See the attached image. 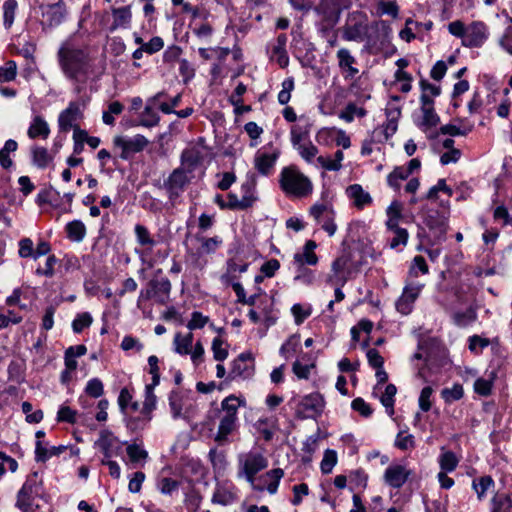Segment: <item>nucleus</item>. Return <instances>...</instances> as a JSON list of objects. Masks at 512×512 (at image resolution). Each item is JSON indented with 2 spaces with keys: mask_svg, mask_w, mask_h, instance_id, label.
I'll return each mask as SVG.
<instances>
[{
  "mask_svg": "<svg viewBox=\"0 0 512 512\" xmlns=\"http://www.w3.org/2000/svg\"><path fill=\"white\" fill-rule=\"evenodd\" d=\"M367 112L364 108L358 107L354 103H348L346 107L340 112L339 117L347 123H351L355 117L362 118L366 116Z\"/></svg>",
  "mask_w": 512,
  "mask_h": 512,
  "instance_id": "obj_39",
  "label": "nucleus"
},
{
  "mask_svg": "<svg viewBox=\"0 0 512 512\" xmlns=\"http://www.w3.org/2000/svg\"><path fill=\"white\" fill-rule=\"evenodd\" d=\"M134 233L136 237V242L141 247L153 248L156 245V241L153 236L150 234L147 227L142 224H136L134 227Z\"/></svg>",
  "mask_w": 512,
  "mask_h": 512,
  "instance_id": "obj_36",
  "label": "nucleus"
},
{
  "mask_svg": "<svg viewBox=\"0 0 512 512\" xmlns=\"http://www.w3.org/2000/svg\"><path fill=\"white\" fill-rule=\"evenodd\" d=\"M254 373V358L250 352L241 353L231 364L228 374L230 380L247 379Z\"/></svg>",
  "mask_w": 512,
  "mask_h": 512,
  "instance_id": "obj_15",
  "label": "nucleus"
},
{
  "mask_svg": "<svg viewBox=\"0 0 512 512\" xmlns=\"http://www.w3.org/2000/svg\"><path fill=\"white\" fill-rule=\"evenodd\" d=\"M268 467V459L258 451L240 453L237 457V477L244 478L255 491L263 492L264 485L256 484V475Z\"/></svg>",
  "mask_w": 512,
  "mask_h": 512,
  "instance_id": "obj_2",
  "label": "nucleus"
},
{
  "mask_svg": "<svg viewBox=\"0 0 512 512\" xmlns=\"http://www.w3.org/2000/svg\"><path fill=\"white\" fill-rule=\"evenodd\" d=\"M83 113L80 105L77 102H70L66 109H64L58 117V126L60 131L68 132L74 127H78L77 122L82 119Z\"/></svg>",
  "mask_w": 512,
  "mask_h": 512,
  "instance_id": "obj_18",
  "label": "nucleus"
},
{
  "mask_svg": "<svg viewBox=\"0 0 512 512\" xmlns=\"http://www.w3.org/2000/svg\"><path fill=\"white\" fill-rule=\"evenodd\" d=\"M116 443V438L109 432H102L100 439L98 440V445L103 452L106 459H110L113 456L119 454L121 447H117L116 451H114V444Z\"/></svg>",
  "mask_w": 512,
  "mask_h": 512,
  "instance_id": "obj_31",
  "label": "nucleus"
},
{
  "mask_svg": "<svg viewBox=\"0 0 512 512\" xmlns=\"http://www.w3.org/2000/svg\"><path fill=\"white\" fill-rule=\"evenodd\" d=\"M342 39L348 42H366L367 48H372L376 42L369 33L370 25L367 16L361 12H353L348 15L345 24L341 27Z\"/></svg>",
  "mask_w": 512,
  "mask_h": 512,
  "instance_id": "obj_5",
  "label": "nucleus"
},
{
  "mask_svg": "<svg viewBox=\"0 0 512 512\" xmlns=\"http://www.w3.org/2000/svg\"><path fill=\"white\" fill-rule=\"evenodd\" d=\"M57 263H58L57 257L55 255H49L46 259L45 266L43 268L38 267L36 269V274L43 275V276H46L49 278L53 277L55 274L54 267Z\"/></svg>",
  "mask_w": 512,
  "mask_h": 512,
  "instance_id": "obj_59",
  "label": "nucleus"
},
{
  "mask_svg": "<svg viewBox=\"0 0 512 512\" xmlns=\"http://www.w3.org/2000/svg\"><path fill=\"white\" fill-rule=\"evenodd\" d=\"M421 216L424 224L428 227L432 235L428 234L424 229H421L418 232V237H423L430 246L443 243L446 240L448 229L447 215L438 210L423 208Z\"/></svg>",
  "mask_w": 512,
  "mask_h": 512,
  "instance_id": "obj_4",
  "label": "nucleus"
},
{
  "mask_svg": "<svg viewBox=\"0 0 512 512\" xmlns=\"http://www.w3.org/2000/svg\"><path fill=\"white\" fill-rule=\"evenodd\" d=\"M488 36L489 32L486 24L482 21H474L467 27L462 45L469 48L481 47Z\"/></svg>",
  "mask_w": 512,
  "mask_h": 512,
  "instance_id": "obj_14",
  "label": "nucleus"
},
{
  "mask_svg": "<svg viewBox=\"0 0 512 512\" xmlns=\"http://www.w3.org/2000/svg\"><path fill=\"white\" fill-rule=\"evenodd\" d=\"M193 175L185 171L184 168H176L164 181V187L170 200L176 199L184 191L186 185L191 181Z\"/></svg>",
  "mask_w": 512,
  "mask_h": 512,
  "instance_id": "obj_10",
  "label": "nucleus"
},
{
  "mask_svg": "<svg viewBox=\"0 0 512 512\" xmlns=\"http://www.w3.org/2000/svg\"><path fill=\"white\" fill-rule=\"evenodd\" d=\"M350 274V258L347 255H341L333 261L327 282L332 286L343 287L348 281Z\"/></svg>",
  "mask_w": 512,
  "mask_h": 512,
  "instance_id": "obj_13",
  "label": "nucleus"
},
{
  "mask_svg": "<svg viewBox=\"0 0 512 512\" xmlns=\"http://www.w3.org/2000/svg\"><path fill=\"white\" fill-rule=\"evenodd\" d=\"M295 149L298 150L301 157L307 162H311L318 154V148L311 142L298 145Z\"/></svg>",
  "mask_w": 512,
  "mask_h": 512,
  "instance_id": "obj_61",
  "label": "nucleus"
},
{
  "mask_svg": "<svg viewBox=\"0 0 512 512\" xmlns=\"http://www.w3.org/2000/svg\"><path fill=\"white\" fill-rule=\"evenodd\" d=\"M279 155L280 152L278 150L272 153L258 151L254 157V168L259 174L269 176L274 170Z\"/></svg>",
  "mask_w": 512,
  "mask_h": 512,
  "instance_id": "obj_22",
  "label": "nucleus"
},
{
  "mask_svg": "<svg viewBox=\"0 0 512 512\" xmlns=\"http://www.w3.org/2000/svg\"><path fill=\"white\" fill-rule=\"evenodd\" d=\"M291 312L294 316L295 323L300 325L306 318L311 315V307H303L301 304H294L291 308Z\"/></svg>",
  "mask_w": 512,
  "mask_h": 512,
  "instance_id": "obj_60",
  "label": "nucleus"
},
{
  "mask_svg": "<svg viewBox=\"0 0 512 512\" xmlns=\"http://www.w3.org/2000/svg\"><path fill=\"white\" fill-rule=\"evenodd\" d=\"M310 214L329 236L335 234L337 230L335 213L330 206L326 204H315L310 208Z\"/></svg>",
  "mask_w": 512,
  "mask_h": 512,
  "instance_id": "obj_12",
  "label": "nucleus"
},
{
  "mask_svg": "<svg viewBox=\"0 0 512 512\" xmlns=\"http://www.w3.org/2000/svg\"><path fill=\"white\" fill-rule=\"evenodd\" d=\"M464 396V389L461 384H454L451 388H444L441 397L446 403L460 400Z\"/></svg>",
  "mask_w": 512,
  "mask_h": 512,
  "instance_id": "obj_44",
  "label": "nucleus"
},
{
  "mask_svg": "<svg viewBox=\"0 0 512 512\" xmlns=\"http://www.w3.org/2000/svg\"><path fill=\"white\" fill-rule=\"evenodd\" d=\"M433 394V389L430 386H426L421 390L420 396H419V407L422 411L428 412L432 407V402L430 400L431 396Z\"/></svg>",
  "mask_w": 512,
  "mask_h": 512,
  "instance_id": "obj_62",
  "label": "nucleus"
},
{
  "mask_svg": "<svg viewBox=\"0 0 512 512\" xmlns=\"http://www.w3.org/2000/svg\"><path fill=\"white\" fill-rule=\"evenodd\" d=\"M209 459L215 470L223 471L227 466V459L223 452L211 449L209 452Z\"/></svg>",
  "mask_w": 512,
  "mask_h": 512,
  "instance_id": "obj_54",
  "label": "nucleus"
},
{
  "mask_svg": "<svg viewBox=\"0 0 512 512\" xmlns=\"http://www.w3.org/2000/svg\"><path fill=\"white\" fill-rule=\"evenodd\" d=\"M209 322V317L204 316L201 312L194 311L191 319L187 324L188 329L195 330L203 328Z\"/></svg>",
  "mask_w": 512,
  "mask_h": 512,
  "instance_id": "obj_63",
  "label": "nucleus"
},
{
  "mask_svg": "<svg viewBox=\"0 0 512 512\" xmlns=\"http://www.w3.org/2000/svg\"><path fill=\"white\" fill-rule=\"evenodd\" d=\"M395 446L400 450H408L414 448V436L402 431L399 432L395 439Z\"/></svg>",
  "mask_w": 512,
  "mask_h": 512,
  "instance_id": "obj_53",
  "label": "nucleus"
},
{
  "mask_svg": "<svg viewBox=\"0 0 512 512\" xmlns=\"http://www.w3.org/2000/svg\"><path fill=\"white\" fill-rule=\"evenodd\" d=\"M290 4L300 11H309L314 8L319 15H322L326 26H334L339 20L340 10L333 0H323L318 5L315 0H290Z\"/></svg>",
  "mask_w": 512,
  "mask_h": 512,
  "instance_id": "obj_8",
  "label": "nucleus"
},
{
  "mask_svg": "<svg viewBox=\"0 0 512 512\" xmlns=\"http://www.w3.org/2000/svg\"><path fill=\"white\" fill-rule=\"evenodd\" d=\"M31 162L39 169H46L54 160V155L47 148L39 145H33L30 148Z\"/></svg>",
  "mask_w": 512,
  "mask_h": 512,
  "instance_id": "obj_25",
  "label": "nucleus"
},
{
  "mask_svg": "<svg viewBox=\"0 0 512 512\" xmlns=\"http://www.w3.org/2000/svg\"><path fill=\"white\" fill-rule=\"evenodd\" d=\"M156 386L157 385H153L152 382L151 384H148L145 387V400L143 403V412L146 414L151 413L156 407L157 398L154 394V388Z\"/></svg>",
  "mask_w": 512,
  "mask_h": 512,
  "instance_id": "obj_46",
  "label": "nucleus"
},
{
  "mask_svg": "<svg viewBox=\"0 0 512 512\" xmlns=\"http://www.w3.org/2000/svg\"><path fill=\"white\" fill-rule=\"evenodd\" d=\"M168 400L173 419L189 421L195 416L196 402L191 391L173 390Z\"/></svg>",
  "mask_w": 512,
  "mask_h": 512,
  "instance_id": "obj_7",
  "label": "nucleus"
},
{
  "mask_svg": "<svg viewBox=\"0 0 512 512\" xmlns=\"http://www.w3.org/2000/svg\"><path fill=\"white\" fill-rule=\"evenodd\" d=\"M494 486V481L490 476H482L478 479H474L472 483V488L477 494L478 500H482L486 492Z\"/></svg>",
  "mask_w": 512,
  "mask_h": 512,
  "instance_id": "obj_40",
  "label": "nucleus"
},
{
  "mask_svg": "<svg viewBox=\"0 0 512 512\" xmlns=\"http://www.w3.org/2000/svg\"><path fill=\"white\" fill-rule=\"evenodd\" d=\"M347 193L349 197L353 200L354 205L360 209L370 204L372 201L370 194L364 191L362 186L359 184L350 185L347 188Z\"/></svg>",
  "mask_w": 512,
  "mask_h": 512,
  "instance_id": "obj_30",
  "label": "nucleus"
},
{
  "mask_svg": "<svg viewBox=\"0 0 512 512\" xmlns=\"http://www.w3.org/2000/svg\"><path fill=\"white\" fill-rule=\"evenodd\" d=\"M50 134V127L47 121L40 115L33 117L27 130L30 139L42 138L47 139Z\"/></svg>",
  "mask_w": 512,
  "mask_h": 512,
  "instance_id": "obj_26",
  "label": "nucleus"
},
{
  "mask_svg": "<svg viewBox=\"0 0 512 512\" xmlns=\"http://www.w3.org/2000/svg\"><path fill=\"white\" fill-rule=\"evenodd\" d=\"M17 7L16 0H6L3 4V24L6 29L13 25Z\"/></svg>",
  "mask_w": 512,
  "mask_h": 512,
  "instance_id": "obj_41",
  "label": "nucleus"
},
{
  "mask_svg": "<svg viewBox=\"0 0 512 512\" xmlns=\"http://www.w3.org/2000/svg\"><path fill=\"white\" fill-rule=\"evenodd\" d=\"M337 463V454L334 450H326L320 464L322 473L329 474Z\"/></svg>",
  "mask_w": 512,
  "mask_h": 512,
  "instance_id": "obj_50",
  "label": "nucleus"
},
{
  "mask_svg": "<svg viewBox=\"0 0 512 512\" xmlns=\"http://www.w3.org/2000/svg\"><path fill=\"white\" fill-rule=\"evenodd\" d=\"M126 451L132 463L145 462L148 458V452L138 444L128 445Z\"/></svg>",
  "mask_w": 512,
  "mask_h": 512,
  "instance_id": "obj_45",
  "label": "nucleus"
},
{
  "mask_svg": "<svg viewBox=\"0 0 512 512\" xmlns=\"http://www.w3.org/2000/svg\"><path fill=\"white\" fill-rule=\"evenodd\" d=\"M396 393V386L394 384H388L380 398L382 405L386 408V411L390 416L394 414V397Z\"/></svg>",
  "mask_w": 512,
  "mask_h": 512,
  "instance_id": "obj_42",
  "label": "nucleus"
},
{
  "mask_svg": "<svg viewBox=\"0 0 512 512\" xmlns=\"http://www.w3.org/2000/svg\"><path fill=\"white\" fill-rule=\"evenodd\" d=\"M411 475V470L406 466L400 464H392L388 466L384 473L385 482L393 488H401L408 477Z\"/></svg>",
  "mask_w": 512,
  "mask_h": 512,
  "instance_id": "obj_21",
  "label": "nucleus"
},
{
  "mask_svg": "<svg viewBox=\"0 0 512 512\" xmlns=\"http://www.w3.org/2000/svg\"><path fill=\"white\" fill-rule=\"evenodd\" d=\"M294 260L301 267L304 264L315 265L318 262L316 254L311 249H304L303 253L295 254Z\"/></svg>",
  "mask_w": 512,
  "mask_h": 512,
  "instance_id": "obj_55",
  "label": "nucleus"
},
{
  "mask_svg": "<svg viewBox=\"0 0 512 512\" xmlns=\"http://www.w3.org/2000/svg\"><path fill=\"white\" fill-rule=\"evenodd\" d=\"M201 159V152L197 148H187L181 154L180 168H184L185 171L193 175V172L200 164Z\"/></svg>",
  "mask_w": 512,
  "mask_h": 512,
  "instance_id": "obj_27",
  "label": "nucleus"
},
{
  "mask_svg": "<svg viewBox=\"0 0 512 512\" xmlns=\"http://www.w3.org/2000/svg\"><path fill=\"white\" fill-rule=\"evenodd\" d=\"M512 500L506 494H496L491 499V512H510Z\"/></svg>",
  "mask_w": 512,
  "mask_h": 512,
  "instance_id": "obj_38",
  "label": "nucleus"
},
{
  "mask_svg": "<svg viewBox=\"0 0 512 512\" xmlns=\"http://www.w3.org/2000/svg\"><path fill=\"white\" fill-rule=\"evenodd\" d=\"M287 43V36L280 34L277 37V44L273 48L272 58L277 61L281 68H285L289 63V57L285 49Z\"/></svg>",
  "mask_w": 512,
  "mask_h": 512,
  "instance_id": "obj_32",
  "label": "nucleus"
},
{
  "mask_svg": "<svg viewBox=\"0 0 512 512\" xmlns=\"http://www.w3.org/2000/svg\"><path fill=\"white\" fill-rule=\"evenodd\" d=\"M159 115L149 106H146L140 116V125L154 127L159 123Z\"/></svg>",
  "mask_w": 512,
  "mask_h": 512,
  "instance_id": "obj_48",
  "label": "nucleus"
},
{
  "mask_svg": "<svg viewBox=\"0 0 512 512\" xmlns=\"http://www.w3.org/2000/svg\"><path fill=\"white\" fill-rule=\"evenodd\" d=\"M113 143L121 149L120 157L126 160L131 155L143 151L148 146L149 140L141 134H136L132 137L116 136Z\"/></svg>",
  "mask_w": 512,
  "mask_h": 512,
  "instance_id": "obj_9",
  "label": "nucleus"
},
{
  "mask_svg": "<svg viewBox=\"0 0 512 512\" xmlns=\"http://www.w3.org/2000/svg\"><path fill=\"white\" fill-rule=\"evenodd\" d=\"M370 30L372 33H370L374 39L375 43L372 45V48L380 45L384 46L387 43L390 42L391 35H392V29L390 27V24L387 21L379 20L375 21L370 25Z\"/></svg>",
  "mask_w": 512,
  "mask_h": 512,
  "instance_id": "obj_23",
  "label": "nucleus"
},
{
  "mask_svg": "<svg viewBox=\"0 0 512 512\" xmlns=\"http://www.w3.org/2000/svg\"><path fill=\"white\" fill-rule=\"evenodd\" d=\"M33 486L25 483L19 490L17 495L16 506L23 512H33L34 497Z\"/></svg>",
  "mask_w": 512,
  "mask_h": 512,
  "instance_id": "obj_28",
  "label": "nucleus"
},
{
  "mask_svg": "<svg viewBox=\"0 0 512 512\" xmlns=\"http://www.w3.org/2000/svg\"><path fill=\"white\" fill-rule=\"evenodd\" d=\"M224 341L216 337L212 341L213 357L216 361H224L228 357V351L223 347Z\"/></svg>",
  "mask_w": 512,
  "mask_h": 512,
  "instance_id": "obj_58",
  "label": "nucleus"
},
{
  "mask_svg": "<svg viewBox=\"0 0 512 512\" xmlns=\"http://www.w3.org/2000/svg\"><path fill=\"white\" fill-rule=\"evenodd\" d=\"M294 89L293 78H287L282 82V89L278 93V102L281 105H286L291 99V92Z\"/></svg>",
  "mask_w": 512,
  "mask_h": 512,
  "instance_id": "obj_52",
  "label": "nucleus"
},
{
  "mask_svg": "<svg viewBox=\"0 0 512 512\" xmlns=\"http://www.w3.org/2000/svg\"><path fill=\"white\" fill-rule=\"evenodd\" d=\"M150 288L147 290H142L138 297V304L142 301L149 300L151 298H155V300L160 304H165L169 298V294L171 291V283L167 278H162L160 280H151L149 282Z\"/></svg>",
  "mask_w": 512,
  "mask_h": 512,
  "instance_id": "obj_11",
  "label": "nucleus"
},
{
  "mask_svg": "<svg viewBox=\"0 0 512 512\" xmlns=\"http://www.w3.org/2000/svg\"><path fill=\"white\" fill-rule=\"evenodd\" d=\"M400 115L401 111L397 107L386 109L387 123L384 126V134L386 139L394 135V133L397 131V121Z\"/></svg>",
  "mask_w": 512,
  "mask_h": 512,
  "instance_id": "obj_35",
  "label": "nucleus"
},
{
  "mask_svg": "<svg viewBox=\"0 0 512 512\" xmlns=\"http://www.w3.org/2000/svg\"><path fill=\"white\" fill-rule=\"evenodd\" d=\"M245 132L248 134V136L251 138L252 142L250 144L251 147L257 146V139L261 136L263 133V129L256 123V122H248L244 126Z\"/></svg>",
  "mask_w": 512,
  "mask_h": 512,
  "instance_id": "obj_64",
  "label": "nucleus"
},
{
  "mask_svg": "<svg viewBox=\"0 0 512 512\" xmlns=\"http://www.w3.org/2000/svg\"><path fill=\"white\" fill-rule=\"evenodd\" d=\"M439 465L441 468L440 472H453L458 465V459L453 452L446 451L440 455Z\"/></svg>",
  "mask_w": 512,
  "mask_h": 512,
  "instance_id": "obj_43",
  "label": "nucleus"
},
{
  "mask_svg": "<svg viewBox=\"0 0 512 512\" xmlns=\"http://www.w3.org/2000/svg\"><path fill=\"white\" fill-rule=\"evenodd\" d=\"M67 237L74 242H81L86 236V227L80 220H73L65 227Z\"/></svg>",
  "mask_w": 512,
  "mask_h": 512,
  "instance_id": "obj_33",
  "label": "nucleus"
},
{
  "mask_svg": "<svg viewBox=\"0 0 512 512\" xmlns=\"http://www.w3.org/2000/svg\"><path fill=\"white\" fill-rule=\"evenodd\" d=\"M323 407V397L319 393H312L300 400L297 414L302 418H313L322 412Z\"/></svg>",
  "mask_w": 512,
  "mask_h": 512,
  "instance_id": "obj_16",
  "label": "nucleus"
},
{
  "mask_svg": "<svg viewBox=\"0 0 512 512\" xmlns=\"http://www.w3.org/2000/svg\"><path fill=\"white\" fill-rule=\"evenodd\" d=\"M476 319V313L473 309H468L465 312H458L454 314V322L460 327H465Z\"/></svg>",
  "mask_w": 512,
  "mask_h": 512,
  "instance_id": "obj_57",
  "label": "nucleus"
},
{
  "mask_svg": "<svg viewBox=\"0 0 512 512\" xmlns=\"http://www.w3.org/2000/svg\"><path fill=\"white\" fill-rule=\"evenodd\" d=\"M57 57L61 70L68 79L80 82L86 78L88 58L81 48L71 41H65L60 46Z\"/></svg>",
  "mask_w": 512,
  "mask_h": 512,
  "instance_id": "obj_1",
  "label": "nucleus"
},
{
  "mask_svg": "<svg viewBox=\"0 0 512 512\" xmlns=\"http://www.w3.org/2000/svg\"><path fill=\"white\" fill-rule=\"evenodd\" d=\"M284 476V471L281 468H275L267 471L256 479L258 482L256 484L264 485L265 490L269 492V494H276L280 480Z\"/></svg>",
  "mask_w": 512,
  "mask_h": 512,
  "instance_id": "obj_24",
  "label": "nucleus"
},
{
  "mask_svg": "<svg viewBox=\"0 0 512 512\" xmlns=\"http://www.w3.org/2000/svg\"><path fill=\"white\" fill-rule=\"evenodd\" d=\"M244 401L234 395H230L221 402V415L218 431L215 435V441L224 443L228 440V436L233 433L238 424V409L244 405Z\"/></svg>",
  "mask_w": 512,
  "mask_h": 512,
  "instance_id": "obj_6",
  "label": "nucleus"
},
{
  "mask_svg": "<svg viewBox=\"0 0 512 512\" xmlns=\"http://www.w3.org/2000/svg\"><path fill=\"white\" fill-rule=\"evenodd\" d=\"M113 24L112 29L128 28L132 19L131 7L124 6L120 8H112Z\"/></svg>",
  "mask_w": 512,
  "mask_h": 512,
  "instance_id": "obj_29",
  "label": "nucleus"
},
{
  "mask_svg": "<svg viewBox=\"0 0 512 512\" xmlns=\"http://www.w3.org/2000/svg\"><path fill=\"white\" fill-rule=\"evenodd\" d=\"M336 59L345 80L353 79L359 73V69L355 67L357 60L349 49L341 47L336 53Z\"/></svg>",
  "mask_w": 512,
  "mask_h": 512,
  "instance_id": "obj_20",
  "label": "nucleus"
},
{
  "mask_svg": "<svg viewBox=\"0 0 512 512\" xmlns=\"http://www.w3.org/2000/svg\"><path fill=\"white\" fill-rule=\"evenodd\" d=\"M279 186L287 196L295 198L307 197L313 191L311 180L294 165L282 168Z\"/></svg>",
  "mask_w": 512,
  "mask_h": 512,
  "instance_id": "obj_3",
  "label": "nucleus"
},
{
  "mask_svg": "<svg viewBox=\"0 0 512 512\" xmlns=\"http://www.w3.org/2000/svg\"><path fill=\"white\" fill-rule=\"evenodd\" d=\"M256 176L251 174L246 182L241 185L242 191V199L248 198L249 207L253 206V204L257 200L256 196Z\"/></svg>",
  "mask_w": 512,
  "mask_h": 512,
  "instance_id": "obj_37",
  "label": "nucleus"
},
{
  "mask_svg": "<svg viewBox=\"0 0 512 512\" xmlns=\"http://www.w3.org/2000/svg\"><path fill=\"white\" fill-rule=\"evenodd\" d=\"M85 392L93 398H99L104 392L102 381L99 378L90 379L87 382Z\"/></svg>",
  "mask_w": 512,
  "mask_h": 512,
  "instance_id": "obj_56",
  "label": "nucleus"
},
{
  "mask_svg": "<svg viewBox=\"0 0 512 512\" xmlns=\"http://www.w3.org/2000/svg\"><path fill=\"white\" fill-rule=\"evenodd\" d=\"M17 64L13 60H9L4 66L0 67V82H11L16 78Z\"/></svg>",
  "mask_w": 512,
  "mask_h": 512,
  "instance_id": "obj_47",
  "label": "nucleus"
},
{
  "mask_svg": "<svg viewBox=\"0 0 512 512\" xmlns=\"http://www.w3.org/2000/svg\"><path fill=\"white\" fill-rule=\"evenodd\" d=\"M193 342V334L190 332L183 336L181 333H176L174 337V350L180 355H188L191 352Z\"/></svg>",
  "mask_w": 512,
  "mask_h": 512,
  "instance_id": "obj_34",
  "label": "nucleus"
},
{
  "mask_svg": "<svg viewBox=\"0 0 512 512\" xmlns=\"http://www.w3.org/2000/svg\"><path fill=\"white\" fill-rule=\"evenodd\" d=\"M40 8L44 19L42 22L44 27H56L63 22L66 16L65 5L62 1L55 4L41 5Z\"/></svg>",
  "mask_w": 512,
  "mask_h": 512,
  "instance_id": "obj_19",
  "label": "nucleus"
},
{
  "mask_svg": "<svg viewBox=\"0 0 512 512\" xmlns=\"http://www.w3.org/2000/svg\"><path fill=\"white\" fill-rule=\"evenodd\" d=\"M423 286V284L412 282L404 287L396 302V308L401 314L408 315L412 311L413 303L420 295Z\"/></svg>",
  "mask_w": 512,
  "mask_h": 512,
  "instance_id": "obj_17",
  "label": "nucleus"
},
{
  "mask_svg": "<svg viewBox=\"0 0 512 512\" xmlns=\"http://www.w3.org/2000/svg\"><path fill=\"white\" fill-rule=\"evenodd\" d=\"M256 429L266 441H270L274 435V422L268 418L259 419L256 423Z\"/></svg>",
  "mask_w": 512,
  "mask_h": 512,
  "instance_id": "obj_49",
  "label": "nucleus"
},
{
  "mask_svg": "<svg viewBox=\"0 0 512 512\" xmlns=\"http://www.w3.org/2000/svg\"><path fill=\"white\" fill-rule=\"evenodd\" d=\"M92 324V316L88 312L80 313L72 322V329L75 333L82 332Z\"/></svg>",
  "mask_w": 512,
  "mask_h": 512,
  "instance_id": "obj_51",
  "label": "nucleus"
}]
</instances>
